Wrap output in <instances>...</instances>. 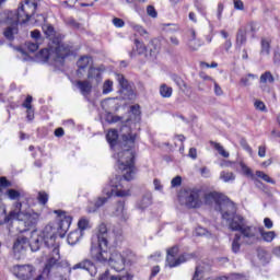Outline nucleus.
Segmentation results:
<instances>
[{
    "mask_svg": "<svg viewBox=\"0 0 280 280\" xmlns=\"http://www.w3.org/2000/svg\"><path fill=\"white\" fill-rule=\"evenodd\" d=\"M4 23L8 25L3 32L4 38H7V40H14V34H19V24H21V22L15 20L14 12H10Z\"/></svg>",
    "mask_w": 280,
    "mask_h": 280,
    "instance_id": "nucleus-14",
    "label": "nucleus"
},
{
    "mask_svg": "<svg viewBox=\"0 0 280 280\" xmlns=\"http://www.w3.org/2000/svg\"><path fill=\"white\" fill-rule=\"evenodd\" d=\"M78 226L79 229L77 231H81V233L82 231H86V229H89V220L85 218L80 219L78 222Z\"/></svg>",
    "mask_w": 280,
    "mask_h": 280,
    "instance_id": "nucleus-42",
    "label": "nucleus"
},
{
    "mask_svg": "<svg viewBox=\"0 0 280 280\" xmlns=\"http://www.w3.org/2000/svg\"><path fill=\"white\" fill-rule=\"evenodd\" d=\"M27 49H28V51H31L32 54H34V51H38V43L28 42V43H27Z\"/></svg>",
    "mask_w": 280,
    "mask_h": 280,
    "instance_id": "nucleus-56",
    "label": "nucleus"
},
{
    "mask_svg": "<svg viewBox=\"0 0 280 280\" xmlns=\"http://www.w3.org/2000/svg\"><path fill=\"white\" fill-rule=\"evenodd\" d=\"M152 205V192H145L138 203L139 209H148Z\"/></svg>",
    "mask_w": 280,
    "mask_h": 280,
    "instance_id": "nucleus-28",
    "label": "nucleus"
},
{
    "mask_svg": "<svg viewBox=\"0 0 280 280\" xmlns=\"http://www.w3.org/2000/svg\"><path fill=\"white\" fill-rule=\"evenodd\" d=\"M52 253L54 256H50L47 259L46 266L43 270L44 277H49V275L54 272L59 280H69L71 270H85L91 277H95V275H97V267L91 259H83L71 268L67 262L63 264L60 261L59 248H55Z\"/></svg>",
    "mask_w": 280,
    "mask_h": 280,
    "instance_id": "nucleus-2",
    "label": "nucleus"
},
{
    "mask_svg": "<svg viewBox=\"0 0 280 280\" xmlns=\"http://www.w3.org/2000/svg\"><path fill=\"white\" fill-rule=\"evenodd\" d=\"M55 213L59 218V236L65 237V234L67 233V231H69V226H71L73 218H71V215H67V212L62 210H55Z\"/></svg>",
    "mask_w": 280,
    "mask_h": 280,
    "instance_id": "nucleus-15",
    "label": "nucleus"
},
{
    "mask_svg": "<svg viewBox=\"0 0 280 280\" xmlns=\"http://www.w3.org/2000/svg\"><path fill=\"white\" fill-rule=\"evenodd\" d=\"M206 205H214L215 211L222 213L226 209V205L232 201H226L225 197L220 192H209L205 195Z\"/></svg>",
    "mask_w": 280,
    "mask_h": 280,
    "instance_id": "nucleus-13",
    "label": "nucleus"
},
{
    "mask_svg": "<svg viewBox=\"0 0 280 280\" xmlns=\"http://www.w3.org/2000/svg\"><path fill=\"white\" fill-rule=\"evenodd\" d=\"M88 80H90L91 84H100L102 82V69L90 67L88 72Z\"/></svg>",
    "mask_w": 280,
    "mask_h": 280,
    "instance_id": "nucleus-20",
    "label": "nucleus"
},
{
    "mask_svg": "<svg viewBox=\"0 0 280 280\" xmlns=\"http://www.w3.org/2000/svg\"><path fill=\"white\" fill-rule=\"evenodd\" d=\"M56 237H58V230L51 225H46L40 234L30 243L31 250L36 253L40 250V246L44 244L46 248H52L50 257H54V250L58 248L60 250V244L56 242Z\"/></svg>",
    "mask_w": 280,
    "mask_h": 280,
    "instance_id": "nucleus-5",
    "label": "nucleus"
},
{
    "mask_svg": "<svg viewBox=\"0 0 280 280\" xmlns=\"http://www.w3.org/2000/svg\"><path fill=\"white\" fill-rule=\"evenodd\" d=\"M174 90H172V88H170L167 84L163 83L160 86V95L161 97H172V93Z\"/></svg>",
    "mask_w": 280,
    "mask_h": 280,
    "instance_id": "nucleus-34",
    "label": "nucleus"
},
{
    "mask_svg": "<svg viewBox=\"0 0 280 280\" xmlns=\"http://www.w3.org/2000/svg\"><path fill=\"white\" fill-rule=\"evenodd\" d=\"M196 235L202 237L203 235H209V231H207V229L205 228H197L196 231H195Z\"/></svg>",
    "mask_w": 280,
    "mask_h": 280,
    "instance_id": "nucleus-57",
    "label": "nucleus"
},
{
    "mask_svg": "<svg viewBox=\"0 0 280 280\" xmlns=\"http://www.w3.org/2000/svg\"><path fill=\"white\" fill-rule=\"evenodd\" d=\"M224 12V3L219 2L217 9V19L218 21H222V13Z\"/></svg>",
    "mask_w": 280,
    "mask_h": 280,
    "instance_id": "nucleus-51",
    "label": "nucleus"
},
{
    "mask_svg": "<svg viewBox=\"0 0 280 280\" xmlns=\"http://www.w3.org/2000/svg\"><path fill=\"white\" fill-rule=\"evenodd\" d=\"M238 233H241V237L243 236L244 240H255V235L257 233V230L254 226L244 225L241 230H238Z\"/></svg>",
    "mask_w": 280,
    "mask_h": 280,
    "instance_id": "nucleus-22",
    "label": "nucleus"
},
{
    "mask_svg": "<svg viewBox=\"0 0 280 280\" xmlns=\"http://www.w3.org/2000/svg\"><path fill=\"white\" fill-rule=\"evenodd\" d=\"M201 46H202V44L200 43L199 39H189V40H188V47H189L192 51H198V49H200Z\"/></svg>",
    "mask_w": 280,
    "mask_h": 280,
    "instance_id": "nucleus-39",
    "label": "nucleus"
},
{
    "mask_svg": "<svg viewBox=\"0 0 280 280\" xmlns=\"http://www.w3.org/2000/svg\"><path fill=\"white\" fill-rule=\"evenodd\" d=\"M260 84H275V75L272 72L266 71L260 75Z\"/></svg>",
    "mask_w": 280,
    "mask_h": 280,
    "instance_id": "nucleus-30",
    "label": "nucleus"
},
{
    "mask_svg": "<svg viewBox=\"0 0 280 280\" xmlns=\"http://www.w3.org/2000/svg\"><path fill=\"white\" fill-rule=\"evenodd\" d=\"M200 67L206 68V69H217L218 62L212 61L211 65H209L208 62L201 61Z\"/></svg>",
    "mask_w": 280,
    "mask_h": 280,
    "instance_id": "nucleus-54",
    "label": "nucleus"
},
{
    "mask_svg": "<svg viewBox=\"0 0 280 280\" xmlns=\"http://www.w3.org/2000/svg\"><path fill=\"white\" fill-rule=\"evenodd\" d=\"M27 246H30V242L27 237H19L13 244V254L15 259H21V253H23Z\"/></svg>",
    "mask_w": 280,
    "mask_h": 280,
    "instance_id": "nucleus-17",
    "label": "nucleus"
},
{
    "mask_svg": "<svg viewBox=\"0 0 280 280\" xmlns=\"http://www.w3.org/2000/svg\"><path fill=\"white\" fill-rule=\"evenodd\" d=\"M242 248V235L241 234H235L234 238L232 241V253H234L235 255H237V253H240Z\"/></svg>",
    "mask_w": 280,
    "mask_h": 280,
    "instance_id": "nucleus-27",
    "label": "nucleus"
},
{
    "mask_svg": "<svg viewBox=\"0 0 280 280\" xmlns=\"http://www.w3.org/2000/svg\"><path fill=\"white\" fill-rule=\"evenodd\" d=\"M257 178H261L265 183H269L270 185H276L277 182L268 176V174L264 173L262 171H256Z\"/></svg>",
    "mask_w": 280,
    "mask_h": 280,
    "instance_id": "nucleus-35",
    "label": "nucleus"
},
{
    "mask_svg": "<svg viewBox=\"0 0 280 280\" xmlns=\"http://www.w3.org/2000/svg\"><path fill=\"white\" fill-rule=\"evenodd\" d=\"M250 78L253 80H255V78H257V75L253 74V73H249L247 74L246 77H243L241 79V84H243V86H250Z\"/></svg>",
    "mask_w": 280,
    "mask_h": 280,
    "instance_id": "nucleus-43",
    "label": "nucleus"
},
{
    "mask_svg": "<svg viewBox=\"0 0 280 280\" xmlns=\"http://www.w3.org/2000/svg\"><path fill=\"white\" fill-rule=\"evenodd\" d=\"M108 228L106 226V223H101L97 226L96 236L92 237L90 250H93V248H108Z\"/></svg>",
    "mask_w": 280,
    "mask_h": 280,
    "instance_id": "nucleus-11",
    "label": "nucleus"
},
{
    "mask_svg": "<svg viewBox=\"0 0 280 280\" xmlns=\"http://www.w3.org/2000/svg\"><path fill=\"white\" fill-rule=\"evenodd\" d=\"M36 10H38V1L23 0L20 2L16 12H13V19L18 20L20 25H23L36 14Z\"/></svg>",
    "mask_w": 280,
    "mask_h": 280,
    "instance_id": "nucleus-9",
    "label": "nucleus"
},
{
    "mask_svg": "<svg viewBox=\"0 0 280 280\" xmlns=\"http://www.w3.org/2000/svg\"><path fill=\"white\" fill-rule=\"evenodd\" d=\"M80 240H82V231L80 230H74L68 234L67 241L70 246H75Z\"/></svg>",
    "mask_w": 280,
    "mask_h": 280,
    "instance_id": "nucleus-24",
    "label": "nucleus"
},
{
    "mask_svg": "<svg viewBox=\"0 0 280 280\" xmlns=\"http://www.w3.org/2000/svg\"><path fill=\"white\" fill-rule=\"evenodd\" d=\"M107 143L114 150V159L117 161V167L124 173L125 180H132L135 178V141L137 135H122L121 142L119 133L116 129H110L106 135Z\"/></svg>",
    "mask_w": 280,
    "mask_h": 280,
    "instance_id": "nucleus-1",
    "label": "nucleus"
},
{
    "mask_svg": "<svg viewBox=\"0 0 280 280\" xmlns=\"http://www.w3.org/2000/svg\"><path fill=\"white\" fill-rule=\"evenodd\" d=\"M108 93H113V81L106 80L103 84V95H108Z\"/></svg>",
    "mask_w": 280,
    "mask_h": 280,
    "instance_id": "nucleus-40",
    "label": "nucleus"
},
{
    "mask_svg": "<svg viewBox=\"0 0 280 280\" xmlns=\"http://www.w3.org/2000/svg\"><path fill=\"white\" fill-rule=\"evenodd\" d=\"M77 67H78V75L82 74V71H85L86 69H91L93 67V58L91 56H82L80 59L77 61Z\"/></svg>",
    "mask_w": 280,
    "mask_h": 280,
    "instance_id": "nucleus-19",
    "label": "nucleus"
},
{
    "mask_svg": "<svg viewBox=\"0 0 280 280\" xmlns=\"http://www.w3.org/2000/svg\"><path fill=\"white\" fill-rule=\"evenodd\" d=\"M113 24L115 25V27H124V25H126V23L124 22V20L119 19V18H115L113 20Z\"/></svg>",
    "mask_w": 280,
    "mask_h": 280,
    "instance_id": "nucleus-61",
    "label": "nucleus"
},
{
    "mask_svg": "<svg viewBox=\"0 0 280 280\" xmlns=\"http://www.w3.org/2000/svg\"><path fill=\"white\" fill-rule=\"evenodd\" d=\"M188 156L189 159H192V161H196V159H198V150H196V148H190Z\"/></svg>",
    "mask_w": 280,
    "mask_h": 280,
    "instance_id": "nucleus-58",
    "label": "nucleus"
},
{
    "mask_svg": "<svg viewBox=\"0 0 280 280\" xmlns=\"http://www.w3.org/2000/svg\"><path fill=\"white\" fill-rule=\"evenodd\" d=\"M90 255L92 259L98 264H107L116 272L126 270V257L119 252H113L110 254L108 253V248L93 247L90 249Z\"/></svg>",
    "mask_w": 280,
    "mask_h": 280,
    "instance_id": "nucleus-4",
    "label": "nucleus"
},
{
    "mask_svg": "<svg viewBox=\"0 0 280 280\" xmlns=\"http://www.w3.org/2000/svg\"><path fill=\"white\" fill-rule=\"evenodd\" d=\"M242 45H246V30L240 28L236 33V47L242 48Z\"/></svg>",
    "mask_w": 280,
    "mask_h": 280,
    "instance_id": "nucleus-29",
    "label": "nucleus"
},
{
    "mask_svg": "<svg viewBox=\"0 0 280 280\" xmlns=\"http://www.w3.org/2000/svg\"><path fill=\"white\" fill-rule=\"evenodd\" d=\"M210 145H212V148H214V150H217L219 154L223 156V159H229L230 154L226 150H224V147H222V144L214 141H210Z\"/></svg>",
    "mask_w": 280,
    "mask_h": 280,
    "instance_id": "nucleus-31",
    "label": "nucleus"
},
{
    "mask_svg": "<svg viewBox=\"0 0 280 280\" xmlns=\"http://www.w3.org/2000/svg\"><path fill=\"white\" fill-rule=\"evenodd\" d=\"M261 54L268 56L270 54V43L266 39H261Z\"/></svg>",
    "mask_w": 280,
    "mask_h": 280,
    "instance_id": "nucleus-45",
    "label": "nucleus"
},
{
    "mask_svg": "<svg viewBox=\"0 0 280 280\" xmlns=\"http://www.w3.org/2000/svg\"><path fill=\"white\" fill-rule=\"evenodd\" d=\"M165 268H176V245L166 249Z\"/></svg>",
    "mask_w": 280,
    "mask_h": 280,
    "instance_id": "nucleus-21",
    "label": "nucleus"
},
{
    "mask_svg": "<svg viewBox=\"0 0 280 280\" xmlns=\"http://www.w3.org/2000/svg\"><path fill=\"white\" fill-rule=\"evenodd\" d=\"M260 235L264 240V242H272V240H275V237H277V233H275V231H269L266 232L264 231V229H260Z\"/></svg>",
    "mask_w": 280,
    "mask_h": 280,
    "instance_id": "nucleus-32",
    "label": "nucleus"
},
{
    "mask_svg": "<svg viewBox=\"0 0 280 280\" xmlns=\"http://www.w3.org/2000/svg\"><path fill=\"white\" fill-rule=\"evenodd\" d=\"M129 183L130 180L124 178V174L116 175L109 180V188L105 187L103 194L107 197H98L93 206L88 207V213H95L97 209L104 207L108 202V198L117 196V198H128L130 196V189H124V183Z\"/></svg>",
    "mask_w": 280,
    "mask_h": 280,
    "instance_id": "nucleus-3",
    "label": "nucleus"
},
{
    "mask_svg": "<svg viewBox=\"0 0 280 280\" xmlns=\"http://www.w3.org/2000/svg\"><path fill=\"white\" fill-rule=\"evenodd\" d=\"M273 62L276 65H280V51L279 50H275V52H273Z\"/></svg>",
    "mask_w": 280,
    "mask_h": 280,
    "instance_id": "nucleus-64",
    "label": "nucleus"
},
{
    "mask_svg": "<svg viewBox=\"0 0 280 280\" xmlns=\"http://www.w3.org/2000/svg\"><path fill=\"white\" fill-rule=\"evenodd\" d=\"M179 200H183L188 209H200L202 207V190L198 188L184 189L179 194Z\"/></svg>",
    "mask_w": 280,
    "mask_h": 280,
    "instance_id": "nucleus-10",
    "label": "nucleus"
},
{
    "mask_svg": "<svg viewBox=\"0 0 280 280\" xmlns=\"http://www.w3.org/2000/svg\"><path fill=\"white\" fill-rule=\"evenodd\" d=\"M194 257H196V254H183L176 259V266H180V264H185V261H189Z\"/></svg>",
    "mask_w": 280,
    "mask_h": 280,
    "instance_id": "nucleus-37",
    "label": "nucleus"
},
{
    "mask_svg": "<svg viewBox=\"0 0 280 280\" xmlns=\"http://www.w3.org/2000/svg\"><path fill=\"white\" fill-rule=\"evenodd\" d=\"M153 185H154L155 191H161V194H163V184H161V179L155 178L153 180Z\"/></svg>",
    "mask_w": 280,
    "mask_h": 280,
    "instance_id": "nucleus-53",
    "label": "nucleus"
},
{
    "mask_svg": "<svg viewBox=\"0 0 280 280\" xmlns=\"http://www.w3.org/2000/svg\"><path fill=\"white\" fill-rule=\"evenodd\" d=\"M132 30L136 31L140 36H145V34H148V31L139 24H133Z\"/></svg>",
    "mask_w": 280,
    "mask_h": 280,
    "instance_id": "nucleus-47",
    "label": "nucleus"
},
{
    "mask_svg": "<svg viewBox=\"0 0 280 280\" xmlns=\"http://www.w3.org/2000/svg\"><path fill=\"white\" fill-rule=\"evenodd\" d=\"M106 121H107L108 124H117V121H121V117H119V116H114L113 114H109V115H107V117H106Z\"/></svg>",
    "mask_w": 280,
    "mask_h": 280,
    "instance_id": "nucleus-50",
    "label": "nucleus"
},
{
    "mask_svg": "<svg viewBox=\"0 0 280 280\" xmlns=\"http://www.w3.org/2000/svg\"><path fill=\"white\" fill-rule=\"evenodd\" d=\"M7 187H12V183L7 177H0V189H7Z\"/></svg>",
    "mask_w": 280,
    "mask_h": 280,
    "instance_id": "nucleus-48",
    "label": "nucleus"
},
{
    "mask_svg": "<svg viewBox=\"0 0 280 280\" xmlns=\"http://www.w3.org/2000/svg\"><path fill=\"white\" fill-rule=\"evenodd\" d=\"M32 102H33V98H32L31 95H28V96L25 98L24 103L22 104L23 108H26V109L33 108V107H32Z\"/></svg>",
    "mask_w": 280,
    "mask_h": 280,
    "instance_id": "nucleus-55",
    "label": "nucleus"
},
{
    "mask_svg": "<svg viewBox=\"0 0 280 280\" xmlns=\"http://www.w3.org/2000/svg\"><path fill=\"white\" fill-rule=\"evenodd\" d=\"M248 28H249V32H252V36H255V33L257 32V30H259L257 23H254V22H250L248 24Z\"/></svg>",
    "mask_w": 280,
    "mask_h": 280,
    "instance_id": "nucleus-60",
    "label": "nucleus"
},
{
    "mask_svg": "<svg viewBox=\"0 0 280 280\" xmlns=\"http://www.w3.org/2000/svg\"><path fill=\"white\" fill-rule=\"evenodd\" d=\"M22 207L23 203L19 201L15 202L14 209L5 217V222H10L11 220H22L27 229H34V226L38 224L40 215L34 211L23 212L21 210Z\"/></svg>",
    "mask_w": 280,
    "mask_h": 280,
    "instance_id": "nucleus-6",
    "label": "nucleus"
},
{
    "mask_svg": "<svg viewBox=\"0 0 280 280\" xmlns=\"http://www.w3.org/2000/svg\"><path fill=\"white\" fill-rule=\"evenodd\" d=\"M26 119L28 121H34V107L26 109Z\"/></svg>",
    "mask_w": 280,
    "mask_h": 280,
    "instance_id": "nucleus-59",
    "label": "nucleus"
},
{
    "mask_svg": "<svg viewBox=\"0 0 280 280\" xmlns=\"http://www.w3.org/2000/svg\"><path fill=\"white\" fill-rule=\"evenodd\" d=\"M235 10H244V2L242 0H233Z\"/></svg>",
    "mask_w": 280,
    "mask_h": 280,
    "instance_id": "nucleus-63",
    "label": "nucleus"
},
{
    "mask_svg": "<svg viewBox=\"0 0 280 280\" xmlns=\"http://www.w3.org/2000/svg\"><path fill=\"white\" fill-rule=\"evenodd\" d=\"M14 270L18 271V277H21V279L30 280L32 277H34V266L16 265Z\"/></svg>",
    "mask_w": 280,
    "mask_h": 280,
    "instance_id": "nucleus-18",
    "label": "nucleus"
},
{
    "mask_svg": "<svg viewBox=\"0 0 280 280\" xmlns=\"http://www.w3.org/2000/svg\"><path fill=\"white\" fill-rule=\"evenodd\" d=\"M5 194L9 200H19L21 198V192L14 188L8 189Z\"/></svg>",
    "mask_w": 280,
    "mask_h": 280,
    "instance_id": "nucleus-36",
    "label": "nucleus"
},
{
    "mask_svg": "<svg viewBox=\"0 0 280 280\" xmlns=\"http://www.w3.org/2000/svg\"><path fill=\"white\" fill-rule=\"evenodd\" d=\"M221 215L232 231H242V228L246 224L244 217L237 214V207L233 202L225 205V209L221 212Z\"/></svg>",
    "mask_w": 280,
    "mask_h": 280,
    "instance_id": "nucleus-8",
    "label": "nucleus"
},
{
    "mask_svg": "<svg viewBox=\"0 0 280 280\" xmlns=\"http://www.w3.org/2000/svg\"><path fill=\"white\" fill-rule=\"evenodd\" d=\"M195 8L198 10L200 14H202V16H207V7L196 2Z\"/></svg>",
    "mask_w": 280,
    "mask_h": 280,
    "instance_id": "nucleus-52",
    "label": "nucleus"
},
{
    "mask_svg": "<svg viewBox=\"0 0 280 280\" xmlns=\"http://www.w3.org/2000/svg\"><path fill=\"white\" fill-rule=\"evenodd\" d=\"M66 25L69 27H73V30H80V23L73 19V16H69L65 19Z\"/></svg>",
    "mask_w": 280,
    "mask_h": 280,
    "instance_id": "nucleus-38",
    "label": "nucleus"
},
{
    "mask_svg": "<svg viewBox=\"0 0 280 280\" xmlns=\"http://www.w3.org/2000/svg\"><path fill=\"white\" fill-rule=\"evenodd\" d=\"M100 280H117V277L110 275V271L106 270L103 275H101Z\"/></svg>",
    "mask_w": 280,
    "mask_h": 280,
    "instance_id": "nucleus-49",
    "label": "nucleus"
},
{
    "mask_svg": "<svg viewBox=\"0 0 280 280\" xmlns=\"http://www.w3.org/2000/svg\"><path fill=\"white\" fill-rule=\"evenodd\" d=\"M220 178L221 180H223V183H233V180H235V175L233 174V172L222 171L220 173Z\"/></svg>",
    "mask_w": 280,
    "mask_h": 280,
    "instance_id": "nucleus-33",
    "label": "nucleus"
},
{
    "mask_svg": "<svg viewBox=\"0 0 280 280\" xmlns=\"http://www.w3.org/2000/svg\"><path fill=\"white\" fill-rule=\"evenodd\" d=\"M36 23H47V14L45 13H35L32 18Z\"/></svg>",
    "mask_w": 280,
    "mask_h": 280,
    "instance_id": "nucleus-44",
    "label": "nucleus"
},
{
    "mask_svg": "<svg viewBox=\"0 0 280 280\" xmlns=\"http://www.w3.org/2000/svg\"><path fill=\"white\" fill-rule=\"evenodd\" d=\"M147 14L148 16H151V19H156V16H159V12H156V9L152 4L147 7Z\"/></svg>",
    "mask_w": 280,
    "mask_h": 280,
    "instance_id": "nucleus-46",
    "label": "nucleus"
},
{
    "mask_svg": "<svg viewBox=\"0 0 280 280\" xmlns=\"http://www.w3.org/2000/svg\"><path fill=\"white\" fill-rule=\"evenodd\" d=\"M77 86L84 96L90 95L93 90V83H90L89 81H78Z\"/></svg>",
    "mask_w": 280,
    "mask_h": 280,
    "instance_id": "nucleus-23",
    "label": "nucleus"
},
{
    "mask_svg": "<svg viewBox=\"0 0 280 280\" xmlns=\"http://www.w3.org/2000/svg\"><path fill=\"white\" fill-rule=\"evenodd\" d=\"M114 215H116L117 218H120V220H126L127 215H126V207L124 201H118Z\"/></svg>",
    "mask_w": 280,
    "mask_h": 280,
    "instance_id": "nucleus-26",
    "label": "nucleus"
},
{
    "mask_svg": "<svg viewBox=\"0 0 280 280\" xmlns=\"http://www.w3.org/2000/svg\"><path fill=\"white\" fill-rule=\"evenodd\" d=\"M135 45H136V51L137 54H139V56H141L142 54H145L147 58L154 59L159 54V49L152 43L149 44L148 47H145V44L139 42V39H136Z\"/></svg>",
    "mask_w": 280,
    "mask_h": 280,
    "instance_id": "nucleus-16",
    "label": "nucleus"
},
{
    "mask_svg": "<svg viewBox=\"0 0 280 280\" xmlns=\"http://www.w3.org/2000/svg\"><path fill=\"white\" fill-rule=\"evenodd\" d=\"M238 165L241 167L242 174L246 176L247 178H252V180H255V183H261L258 179L255 178V174L253 173V170L248 167L244 161H240Z\"/></svg>",
    "mask_w": 280,
    "mask_h": 280,
    "instance_id": "nucleus-25",
    "label": "nucleus"
},
{
    "mask_svg": "<svg viewBox=\"0 0 280 280\" xmlns=\"http://www.w3.org/2000/svg\"><path fill=\"white\" fill-rule=\"evenodd\" d=\"M71 54V47L67 44H58V46L52 48H44L38 52V58L43 60V62H49V60H54V62H59L62 65L65 62V58H69Z\"/></svg>",
    "mask_w": 280,
    "mask_h": 280,
    "instance_id": "nucleus-7",
    "label": "nucleus"
},
{
    "mask_svg": "<svg viewBox=\"0 0 280 280\" xmlns=\"http://www.w3.org/2000/svg\"><path fill=\"white\" fill-rule=\"evenodd\" d=\"M116 82H118V93L121 100H132L135 97V91H132V85L124 74L115 73Z\"/></svg>",
    "mask_w": 280,
    "mask_h": 280,
    "instance_id": "nucleus-12",
    "label": "nucleus"
},
{
    "mask_svg": "<svg viewBox=\"0 0 280 280\" xmlns=\"http://www.w3.org/2000/svg\"><path fill=\"white\" fill-rule=\"evenodd\" d=\"M39 205H46L49 202V195L45 191H39L37 196Z\"/></svg>",
    "mask_w": 280,
    "mask_h": 280,
    "instance_id": "nucleus-41",
    "label": "nucleus"
},
{
    "mask_svg": "<svg viewBox=\"0 0 280 280\" xmlns=\"http://www.w3.org/2000/svg\"><path fill=\"white\" fill-rule=\"evenodd\" d=\"M241 145L244 150H246V152H249V154L253 153V149L250 148V145H248V142H246V140L242 139Z\"/></svg>",
    "mask_w": 280,
    "mask_h": 280,
    "instance_id": "nucleus-62",
    "label": "nucleus"
}]
</instances>
